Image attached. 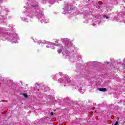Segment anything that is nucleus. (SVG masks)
<instances>
[{
	"instance_id": "2",
	"label": "nucleus",
	"mask_w": 125,
	"mask_h": 125,
	"mask_svg": "<svg viewBox=\"0 0 125 125\" xmlns=\"http://www.w3.org/2000/svg\"><path fill=\"white\" fill-rule=\"evenodd\" d=\"M22 95L25 98H28V95L26 93H23V94H22Z\"/></svg>"
},
{
	"instance_id": "1",
	"label": "nucleus",
	"mask_w": 125,
	"mask_h": 125,
	"mask_svg": "<svg viewBox=\"0 0 125 125\" xmlns=\"http://www.w3.org/2000/svg\"><path fill=\"white\" fill-rule=\"evenodd\" d=\"M99 91H102L103 92H105V91H107V88H99L98 89Z\"/></svg>"
},
{
	"instance_id": "7",
	"label": "nucleus",
	"mask_w": 125,
	"mask_h": 125,
	"mask_svg": "<svg viewBox=\"0 0 125 125\" xmlns=\"http://www.w3.org/2000/svg\"><path fill=\"white\" fill-rule=\"evenodd\" d=\"M107 64H109V62H107Z\"/></svg>"
},
{
	"instance_id": "6",
	"label": "nucleus",
	"mask_w": 125,
	"mask_h": 125,
	"mask_svg": "<svg viewBox=\"0 0 125 125\" xmlns=\"http://www.w3.org/2000/svg\"><path fill=\"white\" fill-rule=\"evenodd\" d=\"M51 116H53V112H51Z\"/></svg>"
},
{
	"instance_id": "4",
	"label": "nucleus",
	"mask_w": 125,
	"mask_h": 125,
	"mask_svg": "<svg viewBox=\"0 0 125 125\" xmlns=\"http://www.w3.org/2000/svg\"><path fill=\"white\" fill-rule=\"evenodd\" d=\"M67 45H68L69 46H71L72 45V43L71 42H69V44L68 43Z\"/></svg>"
},
{
	"instance_id": "5",
	"label": "nucleus",
	"mask_w": 125,
	"mask_h": 125,
	"mask_svg": "<svg viewBox=\"0 0 125 125\" xmlns=\"http://www.w3.org/2000/svg\"><path fill=\"white\" fill-rule=\"evenodd\" d=\"M118 124H119V122H116V123H115V125H118Z\"/></svg>"
},
{
	"instance_id": "3",
	"label": "nucleus",
	"mask_w": 125,
	"mask_h": 125,
	"mask_svg": "<svg viewBox=\"0 0 125 125\" xmlns=\"http://www.w3.org/2000/svg\"><path fill=\"white\" fill-rule=\"evenodd\" d=\"M103 17H105V18H106V19H109V17L108 16H106L105 15H103Z\"/></svg>"
}]
</instances>
